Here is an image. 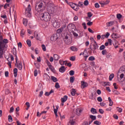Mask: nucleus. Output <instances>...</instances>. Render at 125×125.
Instances as JSON below:
<instances>
[{
    "label": "nucleus",
    "instance_id": "1",
    "mask_svg": "<svg viewBox=\"0 0 125 125\" xmlns=\"http://www.w3.org/2000/svg\"><path fill=\"white\" fill-rule=\"evenodd\" d=\"M6 43H8V40L7 39H3L2 36H0V58H2L3 55V49L6 45Z\"/></svg>",
    "mask_w": 125,
    "mask_h": 125
},
{
    "label": "nucleus",
    "instance_id": "2",
    "mask_svg": "<svg viewBox=\"0 0 125 125\" xmlns=\"http://www.w3.org/2000/svg\"><path fill=\"white\" fill-rule=\"evenodd\" d=\"M40 18L41 20H44V21H45L46 22L50 21V19H51L50 15H49V13L47 12L41 13Z\"/></svg>",
    "mask_w": 125,
    "mask_h": 125
},
{
    "label": "nucleus",
    "instance_id": "3",
    "mask_svg": "<svg viewBox=\"0 0 125 125\" xmlns=\"http://www.w3.org/2000/svg\"><path fill=\"white\" fill-rule=\"evenodd\" d=\"M35 8L38 12H40V11L42 12L44 10V2L42 1H39L37 3Z\"/></svg>",
    "mask_w": 125,
    "mask_h": 125
},
{
    "label": "nucleus",
    "instance_id": "4",
    "mask_svg": "<svg viewBox=\"0 0 125 125\" xmlns=\"http://www.w3.org/2000/svg\"><path fill=\"white\" fill-rule=\"evenodd\" d=\"M31 11H32V7H31L30 4H29L27 7L25 9V13L26 17H31Z\"/></svg>",
    "mask_w": 125,
    "mask_h": 125
},
{
    "label": "nucleus",
    "instance_id": "5",
    "mask_svg": "<svg viewBox=\"0 0 125 125\" xmlns=\"http://www.w3.org/2000/svg\"><path fill=\"white\" fill-rule=\"evenodd\" d=\"M51 23L54 28H58L61 26L60 21L58 20H55V19H53L51 20Z\"/></svg>",
    "mask_w": 125,
    "mask_h": 125
},
{
    "label": "nucleus",
    "instance_id": "6",
    "mask_svg": "<svg viewBox=\"0 0 125 125\" xmlns=\"http://www.w3.org/2000/svg\"><path fill=\"white\" fill-rule=\"evenodd\" d=\"M66 3H67V4H69L70 6H71V7L73 8V9H74V10H76V11H78V10H79V7H78V4H75L71 2H68V1H67V3L66 2Z\"/></svg>",
    "mask_w": 125,
    "mask_h": 125
},
{
    "label": "nucleus",
    "instance_id": "7",
    "mask_svg": "<svg viewBox=\"0 0 125 125\" xmlns=\"http://www.w3.org/2000/svg\"><path fill=\"white\" fill-rule=\"evenodd\" d=\"M76 28V26L74 24H69L67 25V29L68 31L70 32H74L75 31V29Z\"/></svg>",
    "mask_w": 125,
    "mask_h": 125
},
{
    "label": "nucleus",
    "instance_id": "8",
    "mask_svg": "<svg viewBox=\"0 0 125 125\" xmlns=\"http://www.w3.org/2000/svg\"><path fill=\"white\" fill-rule=\"evenodd\" d=\"M64 42L66 44H71L72 43V39H69V37L66 36L64 38Z\"/></svg>",
    "mask_w": 125,
    "mask_h": 125
},
{
    "label": "nucleus",
    "instance_id": "9",
    "mask_svg": "<svg viewBox=\"0 0 125 125\" xmlns=\"http://www.w3.org/2000/svg\"><path fill=\"white\" fill-rule=\"evenodd\" d=\"M110 2V0H106L105 1H102L100 2V4L102 5V7H104L105 5H107V4H109Z\"/></svg>",
    "mask_w": 125,
    "mask_h": 125
},
{
    "label": "nucleus",
    "instance_id": "10",
    "mask_svg": "<svg viewBox=\"0 0 125 125\" xmlns=\"http://www.w3.org/2000/svg\"><path fill=\"white\" fill-rule=\"evenodd\" d=\"M87 86H88V83H87L83 81L81 82V88L83 89L86 87Z\"/></svg>",
    "mask_w": 125,
    "mask_h": 125
},
{
    "label": "nucleus",
    "instance_id": "11",
    "mask_svg": "<svg viewBox=\"0 0 125 125\" xmlns=\"http://www.w3.org/2000/svg\"><path fill=\"white\" fill-rule=\"evenodd\" d=\"M57 35L56 34H54L51 37V41H52V42H55L57 41Z\"/></svg>",
    "mask_w": 125,
    "mask_h": 125
},
{
    "label": "nucleus",
    "instance_id": "12",
    "mask_svg": "<svg viewBox=\"0 0 125 125\" xmlns=\"http://www.w3.org/2000/svg\"><path fill=\"white\" fill-rule=\"evenodd\" d=\"M67 99H68V96L65 95L63 98H61V101L62 103H65V102L67 101Z\"/></svg>",
    "mask_w": 125,
    "mask_h": 125
},
{
    "label": "nucleus",
    "instance_id": "13",
    "mask_svg": "<svg viewBox=\"0 0 125 125\" xmlns=\"http://www.w3.org/2000/svg\"><path fill=\"white\" fill-rule=\"evenodd\" d=\"M114 24H115V21H109V22H107L106 23V25L108 27H111V26H113Z\"/></svg>",
    "mask_w": 125,
    "mask_h": 125
},
{
    "label": "nucleus",
    "instance_id": "14",
    "mask_svg": "<svg viewBox=\"0 0 125 125\" xmlns=\"http://www.w3.org/2000/svg\"><path fill=\"white\" fill-rule=\"evenodd\" d=\"M53 57L56 61H58L60 59V57L57 54H54Z\"/></svg>",
    "mask_w": 125,
    "mask_h": 125
},
{
    "label": "nucleus",
    "instance_id": "15",
    "mask_svg": "<svg viewBox=\"0 0 125 125\" xmlns=\"http://www.w3.org/2000/svg\"><path fill=\"white\" fill-rule=\"evenodd\" d=\"M70 49L72 50V51L77 52L78 50V48H77L75 46H72L70 47Z\"/></svg>",
    "mask_w": 125,
    "mask_h": 125
},
{
    "label": "nucleus",
    "instance_id": "16",
    "mask_svg": "<svg viewBox=\"0 0 125 125\" xmlns=\"http://www.w3.org/2000/svg\"><path fill=\"white\" fill-rule=\"evenodd\" d=\"M17 68H18L20 70H22L23 68V65H22L21 62H20L18 63V65H17Z\"/></svg>",
    "mask_w": 125,
    "mask_h": 125
},
{
    "label": "nucleus",
    "instance_id": "17",
    "mask_svg": "<svg viewBox=\"0 0 125 125\" xmlns=\"http://www.w3.org/2000/svg\"><path fill=\"white\" fill-rule=\"evenodd\" d=\"M91 112L92 113V114H93V115L95 114H97V111L96 110V109L92 107L91 109Z\"/></svg>",
    "mask_w": 125,
    "mask_h": 125
},
{
    "label": "nucleus",
    "instance_id": "18",
    "mask_svg": "<svg viewBox=\"0 0 125 125\" xmlns=\"http://www.w3.org/2000/svg\"><path fill=\"white\" fill-rule=\"evenodd\" d=\"M22 23L24 26H27L28 24V20L27 19H23L22 21Z\"/></svg>",
    "mask_w": 125,
    "mask_h": 125
},
{
    "label": "nucleus",
    "instance_id": "19",
    "mask_svg": "<svg viewBox=\"0 0 125 125\" xmlns=\"http://www.w3.org/2000/svg\"><path fill=\"white\" fill-rule=\"evenodd\" d=\"M59 71L61 73H64L65 71V66H62L61 67V68L59 69Z\"/></svg>",
    "mask_w": 125,
    "mask_h": 125
},
{
    "label": "nucleus",
    "instance_id": "20",
    "mask_svg": "<svg viewBox=\"0 0 125 125\" xmlns=\"http://www.w3.org/2000/svg\"><path fill=\"white\" fill-rule=\"evenodd\" d=\"M82 112H83V110L82 109H76V113L78 116H80V115H81V114L82 113Z\"/></svg>",
    "mask_w": 125,
    "mask_h": 125
},
{
    "label": "nucleus",
    "instance_id": "21",
    "mask_svg": "<svg viewBox=\"0 0 125 125\" xmlns=\"http://www.w3.org/2000/svg\"><path fill=\"white\" fill-rule=\"evenodd\" d=\"M60 64H61V65H62V66L63 65H66L67 64V62L66 61H63L62 60H60L59 61Z\"/></svg>",
    "mask_w": 125,
    "mask_h": 125
},
{
    "label": "nucleus",
    "instance_id": "22",
    "mask_svg": "<svg viewBox=\"0 0 125 125\" xmlns=\"http://www.w3.org/2000/svg\"><path fill=\"white\" fill-rule=\"evenodd\" d=\"M25 31L24 29H22L21 31V36L23 38L24 37V35H25Z\"/></svg>",
    "mask_w": 125,
    "mask_h": 125
},
{
    "label": "nucleus",
    "instance_id": "23",
    "mask_svg": "<svg viewBox=\"0 0 125 125\" xmlns=\"http://www.w3.org/2000/svg\"><path fill=\"white\" fill-rule=\"evenodd\" d=\"M51 79L52 81H53V82H54V83H56V82L58 81V80H57V78H56L55 77H54V76H52L51 77Z\"/></svg>",
    "mask_w": 125,
    "mask_h": 125
},
{
    "label": "nucleus",
    "instance_id": "24",
    "mask_svg": "<svg viewBox=\"0 0 125 125\" xmlns=\"http://www.w3.org/2000/svg\"><path fill=\"white\" fill-rule=\"evenodd\" d=\"M78 7H83V3L82 1H79L78 4L77 5Z\"/></svg>",
    "mask_w": 125,
    "mask_h": 125
},
{
    "label": "nucleus",
    "instance_id": "25",
    "mask_svg": "<svg viewBox=\"0 0 125 125\" xmlns=\"http://www.w3.org/2000/svg\"><path fill=\"white\" fill-rule=\"evenodd\" d=\"M93 50H96V49H97V48H98V44H93Z\"/></svg>",
    "mask_w": 125,
    "mask_h": 125
},
{
    "label": "nucleus",
    "instance_id": "26",
    "mask_svg": "<svg viewBox=\"0 0 125 125\" xmlns=\"http://www.w3.org/2000/svg\"><path fill=\"white\" fill-rule=\"evenodd\" d=\"M108 53V52H107V50L104 49L102 51V54L103 55H106Z\"/></svg>",
    "mask_w": 125,
    "mask_h": 125
},
{
    "label": "nucleus",
    "instance_id": "27",
    "mask_svg": "<svg viewBox=\"0 0 125 125\" xmlns=\"http://www.w3.org/2000/svg\"><path fill=\"white\" fill-rule=\"evenodd\" d=\"M71 94L72 96H75L76 94V90L75 89H72V91L71 92Z\"/></svg>",
    "mask_w": 125,
    "mask_h": 125
},
{
    "label": "nucleus",
    "instance_id": "28",
    "mask_svg": "<svg viewBox=\"0 0 125 125\" xmlns=\"http://www.w3.org/2000/svg\"><path fill=\"white\" fill-rule=\"evenodd\" d=\"M74 81H75V77L72 76L70 78V83H74Z\"/></svg>",
    "mask_w": 125,
    "mask_h": 125
},
{
    "label": "nucleus",
    "instance_id": "29",
    "mask_svg": "<svg viewBox=\"0 0 125 125\" xmlns=\"http://www.w3.org/2000/svg\"><path fill=\"white\" fill-rule=\"evenodd\" d=\"M62 32H63V28H60L57 30L58 34H61Z\"/></svg>",
    "mask_w": 125,
    "mask_h": 125
},
{
    "label": "nucleus",
    "instance_id": "30",
    "mask_svg": "<svg viewBox=\"0 0 125 125\" xmlns=\"http://www.w3.org/2000/svg\"><path fill=\"white\" fill-rule=\"evenodd\" d=\"M90 118L91 119L92 121H95V120H96V116L90 115Z\"/></svg>",
    "mask_w": 125,
    "mask_h": 125
},
{
    "label": "nucleus",
    "instance_id": "31",
    "mask_svg": "<svg viewBox=\"0 0 125 125\" xmlns=\"http://www.w3.org/2000/svg\"><path fill=\"white\" fill-rule=\"evenodd\" d=\"M8 118L9 123H12L13 122L12 116H11V115H9L8 116Z\"/></svg>",
    "mask_w": 125,
    "mask_h": 125
},
{
    "label": "nucleus",
    "instance_id": "32",
    "mask_svg": "<svg viewBox=\"0 0 125 125\" xmlns=\"http://www.w3.org/2000/svg\"><path fill=\"white\" fill-rule=\"evenodd\" d=\"M105 48H106V46H105V45H102L100 47V50H104V49H105Z\"/></svg>",
    "mask_w": 125,
    "mask_h": 125
},
{
    "label": "nucleus",
    "instance_id": "33",
    "mask_svg": "<svg viewBox=\"0 0 125 125\" xmlns=\"http://www.w3.org/2000/svg\"><path fill=\"white\" fill-rule=\"evenodd\" d=\"M114 74L112 73L110 75L109 77V81H112L113 80V78H114Z\"/></svg>",
    "mask_w": 125,
    "mask_h": 125
},
{
    "label": "nucleus",
    "instance_id": "34",
    "mask_svg": "<svg viewBox=\"0 0 125 125\" xmlns=\"http://www.w3.org/2000/svg\"><path fill=\"white\" fill-rule=\"evenodd\" d=\"M89 61H93V60H95V58L93 56H91L88 58Z\"/></svg>",
    "mask_w": 125,
    "mask_h": 125
},
{
    "label": "nucleus",
    "instance_id": "35",
    "mask_svg": "<svg viewBox=\"0 0 125 125\" xmlns=\"http://www.w3.org/2000/svg\"><path fill=\"white\" fill-rule=\"evenodd\" d=\"M94 125H101V122L98 121H95L94 122Z\"/></svg>",
    "mask_w": 125,
    "mask_h": 125
},
{
    "label": "nucleus",
    "instance_id": "36",
    "mask_svg": "<svg viewBox=\"0 0 125 125\" xmlns=\"http://www.w3.org/2000/svg\"><path fill=\"white\" fill-rule=\"evenodd\" d=\"M117 19H121L123 16L121 14H118L116 16Z\"/></svg>",
    "mask_w": 125,
    "mask_h": 125
},
{
    "label": "nucleus",
    "instance_id": "37",
    "mask_svg": "<svg viewBox=\"0 0 125 125\" xmlns=\"http://www.w3.org/2000/svg\"><path fill=\"white\" fill-rule=\"evenodd\" d=\"M42 47L43 51H46V47H45V45H44V44H42Z\"/></svg>",
    "mask_w": 125,
    "mask_h": 125
},
{
    "label": "nucleus",
    "instance_id": "38",
    "mask_svg": "<svg viewBox=\"0 0 125 125\" xmlns=\"http://www.w3.org/2000/svg\"><path fill=\"white\" fill-rule=\"evenodd\" d=\"M55 88H60V85H59V83H56V84H55Z\"/></svg>",
    "mask_w": 125,
    "mask_h": 125
},
{
    "label": "nucleus",
    "instance_id": "39",
    "mask_svg": "<svg viewBox=\"0 0 125 125\" xmlns=\"http://www.w3.org/2000/svg\"><path fill=\"white\" fill-rule=\"evenodd\" d=\"M74 74H75V71H74V70H71L69 71V75L70 76H74Z\"/></svg>",
    "mask_w": 125,
    "mask_h": 125
},
{
    "label": "nucleus",
    "instance_id": "40",
    "mask_svg": "<svg viewBox=\"0 0 125 125\" xmlns=\"http://www.w3.org/2000/svg\"><path fill=\"white\" fill-rule=\"evenodd\" d=\"M89 3V2H88V0H85L84 1V5H85V6H87V5Z\"/></svg>",
    "mask_w": 125,
    "mask_h": 125
},
{
    "label": "nucleus",
    "instance_id": "41",
    "mask_svg": "<svg viewBox=\"0 0 125 125\" xmlns=\"http://www.w3.org/2000/svg\"><path fill=\"white\" fill-rule=\"evenodd\" d=\"M97 101L99 102H102V101H103L102 98H101V97H98L97 98Z\"/></svg>",
    "mask_w": 125,
    "mask_h": 125
},
{
    "label": "nucleus",
    "instance_id": "42",
    "mask_svg": "<svg viewBox=\"0 0 125 125\" xmlns=\"http://www.w3.org/2000/svg\"><path fill=\"white\" fill-rule=\"evenodd\" d=\"M7 7H9V4H8V3H6V4L4 5V9H6V8H7Z\"/></svg>",
    "mask_w": 125,
    "mask_h": 125
},
{
    "label": "nucleus",
    "instance_id": "43",
    "mask_svg": "<svg viewBox=\"0 0 125 125\" xmlns=\"http://www.w3.org/2000/svg\"><path fill=\"white\" fill-rule=\"evenodd\" d=\"M25 105H26L27 107V108H26V110H28V109L30 108V103L29 102H26L25 103Z\"/></svg>",
    "mask_w": 125,
    "mask_h": 125
},
{
    "label": "nucleus",
    "instance_id": "44",
    "mask_svg": "<svg viewBox=\"0 0 125 125\" xmlns=\"http://www.w3.org/2000/svg\"><path fill=\"white\" fill-rule=\"evenodd\" d=\"M99 113H100V114H104V110H103V109H101V108H100L99 109Z\"/></svg>",
    "mask_w": 125,
    "mask_h": 125
},
{
    "label": "nucleus",
    "instance_id": "45",
    "mask_svg": "<svg viewBox=\"0 0 125 125\" xmlns=\"http://www.w3.org/2000/svg\"><path fill=\"white\" fill-rule=\"evenodd\" d=\"M70 60L71 61H75V60H76V57L72 56L70 58Z\"/></svg>",
    "mask_w": 125,
    "mask_h": 125
},
{
    "label": "nucleus",
    "instance_id": "46",
    "mask_svg": "<svg viewBox=\"0 0 125 125\" xmlns=\"http://www.w3.org/2000/svg\"><path fill=\"white\" fill-rule=\"evenodd\" d=\"M114 42H113V45H117V44H119V42H118V41L116 40H114Z\"/></svg>",
    "mask_w": 125,
    "mask_h": 125
},
{
    "label": "nucleus",
    "instance_id": "47",
    "mask_svg": "<svg viewBox=\"0 0 125 125\" xmlns=\"http://www.w3.org/2000/svg\"><path fill=\"white\" fill-rule=\"evenodd\" d=\"M109 36H110V33L109 32H106V34L104 35V37L106 39H108V38H109Z\"/></svg>",
    "mask_w": 125,
    "mask_h": 125
},
{
    "label": "nucleus",
    "instance_id": "48",
    "mask_svg": "<svg viewBox=\"0 0 125 125\" xmlns=\"http://www.w3.org/2000/svg\"><path fill=\"white\" fill-rule=\"evenodd\" d=\"M13 112H14V108L13 107V106H12L10 108V113H13Z\"/></svg>",
    "mask_w": 125,
    "mask_h": 125
},
{
    "label": "nucleus",
    "instance_id": "49",
    "mask_svg": "<svg viewBox=\"0 0 125 125\" xmlns=\"http://www.w3.org/2000/svg\"><path fill=\"white\" fill-rule=\"evenodd\" d=\"M26 43L28 44V46H31V41L30 40L26 41Z\"/></svg>",
    "mask_w": 125,
    "mask_h": 125
},
{
    "label": "nucleus",
    "instance_id": "50",
    "mask_svg": "<svg viewBox=\"0 0 125 125\" xmlns=\"http://www.w3.org/2000/svg\"><path fill=\"white\" fill-rule=\"evenodd\" d=\"M0 17L1 18H3V19H7V16H6V15H1Z\"/></svg>",
    "mask_w": 125,
    "mask_h": 125
},
{
    "label": "nucleus",
    "instance_id": "51",
    "mask_svg": "<svg viewBox=\"0 0 125 125\" xmlns=\"http://www.w3.org/2000/svg\"><path fill=\"white\" fill-rule=\"evenodd\" d=\"M75 121H73V120H70L69 121V124H70V125H75Z\"/></svg>",
    "mask_w": 125,
    "mask_h": 125
},
{
    "label": "nucleus",
    "instance_id": "52",
    "mask_svg": "<svg viewBox=\"0 0 125 125\" xmlns=\"http://www.w3.org/2000/svg\"><path fill=\"white\" fill-rule=\"evenodd\" d=\"M34 73L35 77H37V76H38V70H37V69H35L34 70Z\"/></svg>",
    "mask_w": 125,
    "mask_h": 125
},
{
    "label": "nucleus",
    "instance_id": "53",
    "mask_svg": "<svg viewBox=\"0 0 125 125\" xmlns=\"http://www.w3.org/2000/svg\"><path fill=\"white\" fill-rule=\"evenodd\" d=\"M82 25L83 27L84 30H86V24H85V22L83 23Z\"/></svg>",
    "mask_w": 125,
    "mask_h": 125
},
{
    "label": "nucleus",
    "instance_id": "54",
    "mask_svg": "<svg viewBox=\"0 0 125 125\" xmlns=\"http://www.w3.org/2000/svg\"><path fill=\"white\" fill-rule=\"evenodd\" d=\"M13 54H14L16 56V53H16V48H13Z\"/></svg>",
    "mask_w": 125,
    "mask_h": 125
},
{
    "label": "nucleus",
    "instance_id": "55",
    "mask_svg": "<svg viewBox=\"0 0 125 125\" xmlns=\"http://www.w3.org/2000/svg\"><path fill=\"white\" fill-rule=\"evenodd\" d=\"M95 7H96V8H99L100 7L99 4H98V3H96L95 4Z\"/></svg>",
    "mask_w": 125,
    "mask_h": 125
},
{
    "label": "nucleus",
    "instance_id": "56",
    "mask_svg": "<svg viewBox=\"0 0 125 125\" xmlns=\"http://www.w3.org/2000/svg\"><path fill=\"white\" fill-rule=\"evenodd\" d=\"M113 86L115 89H118V87L117 86V83H113Z\"/></svg>",
    "mask_w": 125,
    "mask_h": 125
},
{
    "label": "nucleus",
    "instance_id": "57",
    "mask_svg": "<svg viewBox=\"0 0 125 125\" xmlns=\"http://www.w3.org/2000/svg\"><path fill=\"white\" fill-rule=\"evenodd\" d=\"M93 22H92V21H89L87 23V25L88 26H91V25H92Z\"/></svg>",
    "mask_w": 125,
    "mask_h": 125
},
{
    "label": "nucleus",
    "instance_id": "58",
    "mask_svg": "<svg viewBox=\"0 0 125 125\" xmlns=\"http://www.w3.org/2000/svg\"><path fill=\"white\" fill-rule=\"evenodd\" d=\"M100 106H101V107H104V106H105V105H106V104H105L104 103H100Z\"/></svg>",
    "mask_w": 125,
    "mask_h": 125
},
{
    "label": "nucleus",
    "instance_id": "59",
    "mask_svg": "<svg viewBox=\"0 0 125 125\" xmlns=\"http://www.w3.org/2000/svg\"><path fill=\"white\" fill-rule=\"evenodd\" d=\"M87 15H88V17H92V13H91V12H88V14H87Z\"/></svg>",
    "mask_w": 125,
    "mask_h": 125
},
{
    "label": "nucleus",
    "instance_id": "60",
    "mask_svg": "<svg viewBox=\"0 0 125 125\" xmlns=\"http://www.w3.org/2000/svg\"><path fill=\"white\" fill-rule=\"evenodd\" d=\"M97 93L98 94V95H100V94H101V90H100V89H98L97 91Z\"/></svg>",
    "mask_w": 125,
    "mask_h": 125
},
{
    "label": "nucleus",
    "instance_id": "61",
    "mask_svg": "<svg viewBox=\"0 0 125 125\" xmlns=\"http://www.w3.org/2000/svg\"><path fill=\"white\" fill-rule=\"evenodd\" d=\"M83 125H89L88 124V122H87V121H84L83 122Z\"/></svg>",
    "mask_w": 125,
    "mask_h": 125
},
{
    "label": "nucleus",
    "instance_id": "62",
    "mask_svg": "<svg viewBox=\"0 0 125 125\" xmlns=\"http://www.w3.org/2000/svg\"><path fill=\"white\" fill-rule=\"evenodd\" d=\"M7 64L8 65V66H9V68H11V61H9L8 62H7Z\"/></svg>",
    "mask_w": 125,
    "mask_h": 125
},
{
    "label": "nucleus",
    "instance_id": "63",
    "mask_svg": "<svg viewBox=\"0 0 125 125\" xmlns=\"http://www.w3.org/2000/svg\"><path fill=\"white\" fill-rule=\"evenodd\" d=\"M49 67L50 68L51 71H52V72H53V71H54V67H53V66H52V65L50 66Z\"/></svg>",
    "mask_w": 125,
    "mask_h": 125
},
{
    "label": "nucleus",
    "instance_id": "64",
    "mask_svg": "<svg viewBox=\"0 0 125 125\" xmlns=\"http://www.w3.org/2000/svg\"><path fill=\"white\" fill-rule=\"evenodd\" d=\"M104 83L105 85H111V83L109 82H105Z\"/></svg>",
    "mask_w": 125,
    "mask_h": 125
}]
</instances>
